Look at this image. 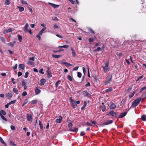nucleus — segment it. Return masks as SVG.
Listing matches in <instances>:
<instances>
[{
    "instance_id": "c03bdc74",
    "label": "nucleus",
    "mask_w": 146,
    "mask_h": 146,
    "mask_svg": "<svg viewBox=\"0 0 146 146\" xmlns=\"http://www.w3.org/2000/svg\"><path fill=\"white\" fill-rule=\"evenodd\" d=\"M15 42H11L8 44L11 47H13L14 46V43Z\"/></svg>"
},
{
    "instance_id": "dca6fc26",
    "label": "nucleus",
    "mask_w": 146,
    "mask_h": 146,
    "mask_svg": "<svg viewBox=\"0 0 146 146\" xmlns=\"http://www.w3.org/2000/svg\"><path fill=\"white\" fill-rule=\"evenodd\" d=\"M12 31V30L11 29L9 28V29H8L7 30H5L4 31L3 33L4 34H5V33H8L11 32Z\"/></svg>"
},
{
    "instance_id": "5701e85b",
    "label": "nucleus",
    "mask_w": 146,
    "mask_h": 146,
    "mask_svg": "<svg viewBox=\"0 0 146 146\" xmlns=\"http://www.w3.org/2000/svg\"><path fill=\"white\" fill-rule=\"evenodd\" d=\"M6 114V112L2 110L0 111V115H5Z\"/></svg>"
},
{
    "instance_id": "e2e57ef3",
    "label": "nucleus",
    "mask_w": 146,
    "mask_h": 146,
    "mask_svg": "<svg viewBox=\"0 0 146 146\" xmlns=\"http://www.w3.org/2000/svg\"><path fill=\"white\" fill-rule=\"evenodd\" d=\"M17 66H18L17 64H15V66L13 67V68L14 69H17Z\"/></svg>"
},
{
    "instance_id": "4c0bfd02",
    "label": "nucleus",
    "mask_w": 146,
    "mask_h": 146,
    "mask_svg": "<svg viewBox=\"0 0 146 146\" xmlns=\"http://www.w3.org/2000/svg\"><path fill=\"white\" fill-rule=\"evenodd\" d=\"M1 117V118L4 120L5 121H7V119L3 116V115H0Z\"/></svg>"
},
{
    "instance_id": "774afa93",
    "label": "nucleus",
    "mask_w": 146,
    "mask_h": 146,
    "mask_svg": "<svg viewBox=\"0 0 146 146\" xmlns=\"http://www.w3.org/2000/svg\"><path fill=\"white\" fill-rule=\"evenodd\" d=\"M28 64L33 65V62L31 61H29L28 62Z\"/></svg>"
},
{
    "instance_id": "2eb2a0df",
    "label": "nucleus",
    "mask_w": 146,
    "mask_h": 146,
    "mask_svg": "<svg viewBox=\"0 0 146 146\" xmlns=\"http://www.w3.org/2000/svg\"><path fill=\"white\" fill-rule=\"evenodd\" d=\"M127 114L126 112H125L123 113H121L120 115H119V118H121L124 116H125L126 114Z\"/></svg>"
},
{
    "instance_id": "a211bd4d",
    "label": "nucleus",
    "mask_w": 146,
    "mask_h": 146,
    "mask_svg": "<svg viewBox=\"0 0 146 146\" xmlns=\"http://www.w3.org/2000/svg\"><path fill=\"white\" fill-rule=\"evenodd\" d=\"M12 96V94L11 92H9L7 94V98L9 99L11 98Z\"/></svg>"
},
{
    "instance_id": "9b49d317",
    "label": "nucleus",
    "mask_w": 146,
    "mask_h": 146,
    "mask_svg": "<svg viewBox=\"0 0 146 146\" xmlns=\"http://www.w3.org/2000/svg\"><path fill=\"white\" fill-rule=\"evenodd\" d=\"M46 29V28L45 27H44L41 29L39 33L38 34L40 35H42L43 31Z\"/></svg>"
},
{
    "instance_id": "ea45409f",
    "label": "nucleus",
    "mask_w": 146,
    "mask_h": 146,
    "mask_svg": "<svg viewBox=\"0 0 146 146\" xmlns=\"http://www.w3.org/2000/svg\"><path fill=\"white\" fill-rule=\"evenodd\" d=\"M117 56H118L119 58H120L122 56V53L121 52H117Z\"/></svg>"
},
{
    "instance_id": "aec40b11",
    "label": "nucleus",
    "mask_w": 146,
    "mask_h": 146,
    "mask_svg": "<svg viewBox=\"0 0 146 146\" xmlns=\"http://www.w3.org/2000/svg\"><path fill=\"white\" fill-rule=\"evenodd\" d=\"M61 55H57L56 54H52V56L54 58H58L60 57L61 56Z\"/></svg>"
},
{
    "instance_id": "7c9ffc66",
    "label": "nucleus",
    "mask_w": 146,
    "mask_h": 146,
    "mask_svg": "<svg viewBox=\"0 0 146 146\" xmlns=\"http://www.w3.org/2000/svg\"><path fill=\"white\" fill-rule=\"evenodd\" d=\"M102 48L99 47H98L97 49L95 50V51L96 52H98L99 51H102Z\"/></svg>"
},
{
    "instance_id": "37998d69",
    "label": "nucleus",
    "mask_w": 146,
    "mask_h": 146,
    "mask_svg": "<svg viewBox=\"0 0 146 146\" xmlns=\"http://www.w3.org/2000/svg\"><path fill=\"white\" fill-rule=\"evenodd\" d=\"M29 73L28 72H26L24 77L25 78H27L29 76Z\"/></svg>"
},
{
    "instance_id": "680f3d73",
    "label": "nucleus",
    "mask_w": 146,
    "mask_h": 146,
    "mask_svg": "<svg viewBox=\"0 0 146 146\" xmlns=\"http://www.w3.org/2000/svg\"><path fill=\"white\" fill-rule=\"evenodd\" d=\"M85 134V132L84 131H82L80 133V135L82 136L84 135Z\"/></svg>"
},
{
    "instance_id": "cd10ccee",
    "label": "nucleus",
    "mask_w": 146,
    "mask_h": 146,
    "mask_svg": "<svg viewBox=\"0 0 146 146\" xmlns=\"http://www.w3.org/2000/svg\"><path fill=\"white\" fill-rule=\"evenodd\" d=\"M141 118L143 121H145L146 120V115H142L141 116Z\"/></svg>"
},
{
    "instance_id": "de8ad7c7",
    "label": "nucleus",
    "mask_w": 146,
    "mask_h": 146,
    "mask_svg": "<svg viewBox=\"0 0 146 146\" xmlns=\"http://www.w3.org/2000/svg\"><path fill=\"white\" fill-rule=\"evenodd\" d=\"M94 39L92 38H90L89 39V42H92L94 41Z\"/></svg>"
},
{
    "instance_id": "13d9d810",
    "label": "nucleus",
    "mask_w": 146,
    "mask_h": 146,
    "mask_svg": "<svg viewBox=\"0 0 146 146\" xmlns=\"http://www.w3.org/2000/svg\"><path fill=\"white\" fill-rule=\"evenodd\" d=\"M11 129H12V130H14L15 129V127L14 126L12 125H11Z\"/></svg>"
},
{
    "instance_id": "69168bd1",
    "label": "nucleus",
    "mask_w": 146,
    "mask_h": 146,
    "mask_svg": "<svg viewBox=\"0 0 146 146\" xmlns=\"http://www.w3.org/2000/svg\"><path fill=\"white\" fill-rule=\"evenodd\" d=\"M72 4H74L75 3V1L73 0H68Z\"/></svg>"
},
{
    "instance_id": "f3484780",
    "label": "nucleus",
    "mask_w": 146,
    "mask_h": 146,
    "mask_svg": "<svg viewBox=\"0 0 146 146\" xmlns=\"http://www.w3.org/2000/svg\"><path fill=\"white\" fill-rule=\"evenodd\" d=\"M116 107V106L113 103H112L110 107V109H113L115 108Z\"/></svg>"
},
{
    "instance_id": "603ef678",
    "label": "nucleus",
    "mask_w": 146,
    "mask_h": 146,
    "mask_svg": "<svg viewBox=\"0 0 146 146\" xmlns=\"http://www.w3.org/2000/svg\"><path fill=\"white\" fill-rule=\"evenodd\" d=\"M39 72L42 74H44V72H43V70L42 69H41L39 70Z\"/></svg>"
},
{
    "instance_id": "bb28decb",
    "label": "nucleus",
    "mask_w": 146,
    "mask_h": 146,
    "mask_svg": "<svg viewBox=\"0 0 146 146\" xmlns=\"http://www.w3.org/2000/svg\"><path fill=\"white\" fill-rule=\"evenodd\" d=\"M102 104L103 105V106L102 107V111L103 112H104L106 110V107L104 105V103H102Z\"/></svg>"
},
{
    "instance_id": "8fccbe9b",
    "label": "nucleus",
    "mask_w": 146,
    "mask_h": 146,
    "mask_svg": "<svg viewBox=\"0 0 146 146\" xmlns=\"http://www.w3.org/2000/svg\"><path fill=\"white\" fill-rule=\"evenodd\" d=\"M27 94V93L25 91L24 92L22 93V96H26Z\"/></svg>"
},
{
    "instance_id": "6e6552de",
    "label": "nucleus",
    "mask_w": 146,
    "mask_h": 146,
    "mask_svg": "<svg viewBox=\"0 0 146 146\" xmlns=\"http://www.w3.org/2000/svg\"><path fill=\"white\" fill-rule=\"evenodd\" d=\"M29 25L28 23H27L25 25L24 29V31L25 32H27L28 31V28H29Z\"/></svg>"
},
{
    "instance_id": "49530a36",
    "label": "nucleus",
    "mask_w": 146,
    "mask_h": 146,
    "mask_svg": "<svg viewBox=\"0 0 146 146\" xmlns=\"http://www.w3.org/2000/svg\"><path fill=\"white\" fill-rule=\"evenodd\" d=\"M82 69H83L84 74V75H85L86 73V69L84 67H83L82 68Z\"/></svg>"
},
{
    "instance_id": "5fc2aeb1",
    "label": "nucleus",
    "mask_w": 146,
    "mask_h": 146,
    "mask_svg": "<svg viewBox=\"0 0 146 146\" xmlns=\"http://www.w3.org/2000/svg\"><path fill=\"white\" fill-rule=\"evenodd\" d=\"M72 56L75 57L76 56V53H75V51H73V52H72Z\"/></svg>"
},
{
    "instance_id": "39448f33",
    "label": "nucleus",
    "mask_w": 146,
    "mask_h": 146,
    "mask_svg": "<svg viewBox=\"0 0 146 146\" xmlns=\"http://www.w3.org/2000/svg\"><path fill=\"white\" fill-rule=\"evenodd\" d=\"M110 114L112 116L115 117L116 116V113L115 112L113 111H111L109 112V113L107 114V115H109Z\"/></svg>"
},
{
    "instance_id": "6ab92c4d",
    "label": "nucleus",
    "mask_w": 146,
    "mask_h": 146,
    "mask_svg": "<svg viewBox=\"0 0 146 146\" xmlns=\"http://www.w3.org/2000/svg\"><path fill=\"white\" fill-rule=\"evenodd\" d=\"M19 68H20L22 70H24L25 68V65L22 64H20L19 65Z\"/></svg>"
},
{
    "instance_id": "f704fd0d",
    "label": "nucleus",
    "mask_w": 146,
    "mask_h": 146,
    "mask_svg": "<svg viewBox=\"0 0 146 146\" xmlns=\"http://www.w3.org/2000/svg\"><path fill=\"white\" fill-rule=\"evenodd\" d=\"M40 92V90L37 88H36L35 90V93L36 94H38Z\"/></svg>"
},
{
    "instance_id": "9d476101",
    "label": "nucleus",
    "mask_w": 146,
    "mask_h": 146,
    "mask_svg": "<svg viewBox=\"0 0 146 146\" xmlns=\"http://www.w3.org/2000/svg\"><path fill=\"white\" fill-rule=\"evenodd\" d=\"M62 117L61 116H60L59 117V118L58 119H57L56 120V121L57 123H60L62 121Z\"/></svg>"
},
{
    "instance_id": "412c9836",
    "label": "nucleus",
    "mask_w": 146,
    "mask_h": 146,
    "mask_svg": "<svg viewBox=\"0 0 146 146\" xmlns=\"http://www.w3.org/2000/svg\"><path fill=\"white\" fill-rule=\"evenodd\" d=\"M17 36L18 37V40L19 42H21L22 39V37L21 36L19 35H17Z\"/></svg>"
},
{
    "instance_id": "a18cd8bd",
    "label": "nucleus",
    "mask_w": 146,
    "mask_h": 146,
    "mask_svg": "<svg viewBox=\"0 0 146 146\" xmlns=\"http://www.w3.org/2000/svg\"><path fill=\"white\" fill-rule=\"evenodd\" d=\"M5 3L7 5H9L10 4V3L9 2V0H6L5 1Z\"/></svg>"
},
{
    "instance_id": "4be33fe9",
    "label": "nucleus",
    "mask_w": 146,
    "mask_h": 146,
    "mask_svg": "<svg viewBox=\"0 0 146 146\" xmlns=\"http://www.w3.org/2000/svg\"><path fill=\"white\" fill-rule=\"evenodd\" d=\"M18 7L19 8V11L20 12H22L24 11V9L23 7H22L18 6Z\"/></svg>"
},
{
    "instance_id": "864d4df0",
    "label": "nucleus",
    "mask_w": 146,
    "mask_h": 146,
    "mask_svg": "<svg viewBox=\"0 0 146 146\" xmlns=\"http://www.w3.org/2000/svg\"><path fill=\"white\" fill-rule=\"evenodd\" d=\"M59 28V27L56 25H55L54 26V29H58Z\"/></svg>"
},
{
    "instance_id": "b1692460",
    "label": "nucleus",
    "mask_w": 146,
    "mask_h": 146,
    "mask_svg": "<svg viewBox=\"0 0 146 146\" xmlns=\"http://www.w3.org/2000/svg\"><path fill=\"white\" fill-rule=\"evenodd\" d=\"M13 91L16 94H18L19 93L18 90L16 88H14L13 89Z\"/></svg>"
},
{
    "instance_id": "393cba45",
    "label": "nucleus",
    "mask_w": 146,
    "mask_h": 146,
    "mask_svg": "<svg viewBox=\"0 0 146 146\" xmlns=\"http://www.w3.org/2000/svg\"><path fill=\"white\" fill-rule=\"evenodd\" d=\"M0 141L1 142L5 145H7L6 143L4 141L1 137H0Z\"/></svg>"
},
{
    "instance_id": "2f4dec72",
    "label": "nucleus",
    "mask_w": 146,
    "mask_h": 146,
    "mask_svg": "<svg viewBox=\"0 0 146 146\" xmlns=\"http://www.w3.org/2000/svg\"><path fill=\"white\" fill-rule=\"evenodd\" d=\"M39 125L40 126V129H42L43 128L42 125L41 123V121H39Z\"/></svg>"
},
{
    "instance_id": "79ce46f5",
    "label": "nucleus",
    "mask_w": 146,
    "mask_h": 146,
    "mask_svg": "<svg viewBox=\"0 0 146 146\" xmlns=\"http://www.w3.org/2000/svg\"><path fill=\"white\" fill-rule=\"evenodd\" d=\"M21 3L22 4H23L26 5H28L26 1H25L22 0Z\"/></svg>"
},
{
    "instance_id": "4468645a",
    "label": "nucleus",
    "mask_w": 146,
    "mask_h": 146,
    "mask_svg": "<svg viewBox=\"0 0 146 146\" xmlns=\"http://www.w3.org/2000/svg\"><path fill=\"white\" fill-rule=\"evenodd\" d=\"M112 122H113V121L112 120H108L104 123V124L106 125H108L109 124L112 123Z\"/></svg>"
},
{
    "instance_id": "bf43d9fd",
    "label": "nucleus",
    "mask_w": 146,
    "mask_h": 146,
    "mask_svg": "<svg viewBox=\"0 0 146 146\" xmlns=\"http://www.w3.org/2000/svg\"><path fill=\"white\" fill-rule=\"evenodd\" d=\"M1 40L3 42H5V40L4 38L1 37Z\"/></svg>"
},
{
    "instance_id": "0eeeda50",
    "label": "nucleus",
    "mask_w": 146,
    "mask_h": 146,
    "mask_svg": "<svg viewBox=\"0 0 146 146\" xmlns=\"http://www.w3.org/2000/svg\"><path fill=\"white\" fill-rule=\"evenodd\" d=\"M27 120L29 121H32V117L31 115L28 114L27 115Z\"/></svg>"
},
{
    "instance_id": "7ed1b4c3",
    "label": "nucleus",
    "mask_w": 146,
    "mask_h": 146,
    "mask_svg": "<svg viewBox=\"0 0 146 146\" xmlns=\"http://www.w3.org/2000/svg\"><path fill=\"white\" fill-rule=\"evenodd\" d=\"M112 77V75L111 74L109 75L107 77V80L105 81V85H106L108 83H110V82L111 81V79Z\"/></svg>"
},
{
    "instance_id": "09e8293b",
    "label": "nucleus",
    "mask_w": 146,
    "mask_h": 146,
    "mask_svg": "<svg viewBox=\"0 0 146 146\" xmlns=\"http://www.w3.org/2000/svg\"><path fill=\"white\" fill-rule=\"evenodd\" d=\"M143 76H139L138 78L136 80V81H137L139 80H141L143 78Z\"/></svg>"
},
{
    "instance_id": "58836bf2",
    "label": "nucleus",
    "mask_w": 146,
    "mask_h": 146,
    "mask_svg": "<svg viewBox=\"0 0 146 146\" xmlns=\"http://www.w3.org/2000/svg\"><path fill=\"white\" fill-rule=\"evenodd\" d=\"M77 76L78 78H80L82 76V74L80 72H78L77 73Z\"/></svg>"
},
{
    "instance_id": "c756f323",
    "label": "nucleus",
    "mask_w": 146,
    "mask_h": 146,
    "mask_svg": "<svg viewBox=\"0 0 146 146\" xmlns=\"http://www.w3.org/2000/svg\"><path fill=\"white\" fill-rule=\"evenodd\" d=\"M62 64H64L67 66H72V65L68 62H64L62 63Z\"/></svg>"
},
{
    "instance_id": "6e6d98bb",
    "label": "nucleus",
    "mask_w": 146,
    "mask_h": 146,
    "mask_svg": "<svg viewBox=\"0 0 146 146\" xmlns=\"http://www.w3.org/2000/svg\"><path fill=\"white\" fill-rule=\"evenodd\" d=\"M11 81L13 84H15L16 83V82L14 81V78H11Z\"/></svg>"
},
{
    "instance_id": "72a5a7b5",
    "label": "nucleus",
    "mask_w": 146,
    "mask_h": 146,
    "mask_svg": "<svg viewBox=\"0 0 146 146\" xmlns=\"http://www.w3.org/2000/svg\"><path fill=\"white\" fill-rule=\"evenodd\" d=\"M69 47V46L67 45H64L63 46H59V47L60 48H67Z\"/></svg>"
},
{
    "instance_id": "f03ea898",
    "label": "nucleus",
    "mask_w": 146,
    "mask_h": 146,
    "mask_svg": "<svg viewBox=\"0 0 146 146\" xmlns=\"http://www.w3.org/2000/svg\"><path fill=\"white\" fill-rule=\"evenodd\" d=\"M70 101V103L71 105L72 106L73 108H74L76 107L77 105L76 101H74L72 100L71 97L69 98Z\"/></svg>"
},
{
    "instance_id": "f8f14e48",
    "label": "nucleus",
    "mask_w": 146,
    "mask_h": 146,
    "mask_svg": "<svg viewBox=\"0 0 146 146\" xmlns=\"http://www.w3.org/2000/svg\"><path fill=\"white\" fill-rule=\"evenodd\" d=\"M48 3L51 5L52 7L54 8H56V7H59V5H56L53 3Z\"/></svg>"
},
{
    "instance_id": "423d86ee",
    "label": "nucleus",
    "mask_w": 146,
    "mask_h": 146,
    "mask_svg": "<svg viewBox=\"0 0 146 146\" xmlns=\"http://www.w3.org/2000/svg\"><path fill=\"white\" fill-rule=\"evenodd\" d=\"M82 94L83 95L86 96L88 97H89L91 96V94L88 93L87 91H85L82 92Z\"/></svg>"
},
{
    "instance_id": "4d7b16f0",
    "label": "nucleus",
    "mask_w": 146,
    "mask_h": 146,
    "mask_svg": "<svg viewBox=\"0 0 146 146\" xmlns=\"http://www.w3.org/2000/svg\"><path fill=\"white\" fill-rule=\"evenodd\" d=\"M60 82L59 80H58V81H57L55 84V86L56 87H57L58 86V83Z\"/></svg>"
},
{
    "instance_id": "c9c22d12",
    "label": "nucleus",
    "mask_w": 146,
    "mask_h": 146,
    "mask_svg": "<svg viewBox=\"0 0 146 146\" xmlns=\"http://www.w3.org/2000/svg\"><path fill=\"white\" fill-rule=\"evenodd\" d=\"M15 102H16V100H14L13 101H11L10 102H9L8 103V104L9 105H11L12 104H13L15 103Z\"/></svg>"
},
{
    "instance_id": "338daca9",
    "label": "nucleus",
    "mask_w": 146,
    "mask_h": 146,
    "mask_svg": "<svg viewBox=\"0 0 146 146\" xmlns=\"http://www.w3.org/2000/svg\"><path fill=\"white\" fill-rule=\"evenodd\" d=\"M78 68V66H76L73 69V70H77Z\"/></svg>"
},
{
    "instance_id": "a878e982",
    "label": "nucleus",
    "mask_w": 146,
    "mask_h": 146,
    "mask_svg": "<svg viewBox=\"0 0 146 146\" xmlns=\"http://www.w3.org/2000/svg\"><path fill=\"white\" fill-rule=\"evenodd\" d=\"M37 102V100H33L31 102V104H34L36 103Z\"/></svg>"
},
{
    "instance_id": "c85d7f7f",
    "label": "nucleus",
    "mask_w": 146,
    "mask_h": 146,
    "mask_svg": "<svg viewBox=\"0 0 146 146\" xmlns=\"http://www.w3.org/2000/svg\"><path fill=\"white\" fill-rule=\"evenodd\" d=\"M112 90V88H109L106 89V92L107 93H109Z\"/></svg>"
},
{
    "instance_id": "ddd939ff",
    "label": "nucleus",
    "mask_w": 146,
    "mask_h": 146,
    "mask_svg": "<svg viewBox=\"0 0 146 146\" xmlns=\"http://www.w3.org/2000/svg\"><path fill=\"white\" fill-rule=\"evenodd\" d=\"M47 76L48 78H50L52 77V74L49 71V68H48V69L47 70Z\"/></svg>"
},
{
    "instance_id": "473e14b6",
    "label": "nucleus",
    "mask_w": 146,
    "mask_h": 146,
    "mask_svg": "<svg viewBox=\"0 0 146 146\" xmlns=\"http://www.w3.org/2000/svg\"><path fill=\"white\" fill-rule=\"evenodd\" d=\"M78 128L77 127H76L74 129H70V131L73 132H76L78 131Z\"/></svg>"
},
{
    "instance_id": "e433bc0d",
    "label": "nucleus",
    "mask_w": 146,
    "mask_h": 146,
    "mask_svg": "<svg viewBox=\"0 0 146 146\" xmlns=\"http://www.w3.org/2000/svg\"><path fill=\"white\" fill-rule=\"evenodd\" d=\"M67 78L70 81H72V78L70 75L68 76Z\"/></svg>"
},
{
    "instance_id": "f257e3e1",
    "label": "nucleus",
    "mask_w": 146,
    "mask_h": 146,
    "mask_svg": "<svg viewBox=\"0 0 146 146\" xmlns=\"http://www.w3.org/2000/svg\"><path fill=\"white\" fill-rule=\"evenodd\" d=\"M141 100V98H138V99L135 100L132 103L131 107L133 108H134L140 102Z\"/></svg>"
},
{
    "instance_id": "3c124183",
    "label": "nucleus",
    "mask_w": 146,
    "mask_h": 146,
    "mask_svg": "<svg viewBox=\"0 0 146 146\" xmlns=\"http://www.w3.org/2000/svg\"><path fill=\"white\" fill-rule=\"evenodd\" d=\"M134 92H133L132 94H130L129 96V98L132 97L134 95Z\"/></svg>"
},
{
    "instance_id": "a19ab883",
    "label": "nucleus",
    "mask_w": 146,
    "mask_h": 146,
    "mask_svg": "<svg viewBox=\"0 0 146 146\" xmlns=\"http://www.w3.org/2000/svg\"><path fill=\"white\" fill-rule=\"evenodd\" d=\"M22 86H25L26 85V83L24 80H23L22 82Z\"/></svg>"
},
{
    "instance_id": "0e129e2a",
    "label": "nucleus",
    "mask_w": 146,
    "mask_h": 146,
    "mask_svg": "<svg viewBox=\"0 0 146 146\" xmlns=\"http://www.w3.org/2000/svg\"><path fill=\"white\" fill-rule=\"evenodd\" d=\"M22 74V73L21 72H18V76L19 77L21 76Z\"/></svg>"
},
{
    "instance_id": "1a4fd4ad",
    "label": "nucleus",
    "mask_w": 146,
    "mask_h": 146,
    "mask_svg": "<svg viewBox=\"0 0 146 146\" xmlns=\"http://www.w3.org/2000/svg\"><path fill=\"white\" fill-rule=\"evenodd\" d=\"M45 82V80L44 79H41L40 81L39 84L40 86L43 85Z\"/></svg>"
},
{
    "instance_id": "052dcab7",
    "label": "nucleus",
    "mask_w": 146,
    "mask_h": 146,
    "mask_svg": "<svg viewBox=\"0 0 146 146\" xmlns=\"http://www.w3.org/2000/svg\"><path fill=\"white\" fill-rule=\"evenodd\" d=\"M89 31H90V32L91 33H93V34H94L95 33L94 32V31L92 30V29H89Z\"/></svg>"
},
{
    "instance_id": "20e7f679",
    "label": "nucleus",
    "mask_w": 146,
    "mask_h": 146,
    "mask_svg": "<svg viewBox=\"0 0 146 146\" xmlns=\"http://www.w3.org/2000/svg\"><path fill=\"white\" fill-rule=\"evenodd\" d=\"M109 65V62H106L105 63V66H103L102 68L104 70V72H106L109 69V68L108 67Z\"/></svg>"
}]
</instances>
